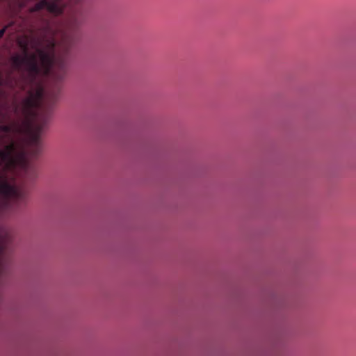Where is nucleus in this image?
<instances>
[{"label":"nucleus","mask_w":356,"mask_h":356,"mask_svg":"<svg viewBox=\"0 0 356 356\" xmlns=\"http://www.w3.org/2000/svg\"><path fill=\"white\" fill-rule=\"evenodd\" d=\"M0 160L8 165H13L17 161H24V147L12 140L3 149H0Z\"/></svg>","instance_id":"f03ea898"},{"label":"nucleus","mask_w":356,"mask_h":356,"mask_svg":"<svg viewBox=\"0 0 356 356\" xmlns=\"http://www.w3.org/2000/svg\"><path fill=\"white\" fill-rule=\"evenodd\" d=\"M47 123V119L45 118L29 127L31 143L35 149L39 147L40 135Z\"/></svg>","instance_id":"7ed1b4c3"},{"label":"nucleus","mask_w":356,"mask_h":356,"mask_svg":"<svg viewBox=\"0 0 356 356\" xmlns=\"http://www.w3.org/2000/svg\"><path fill=\"white\" fill-rule=\"evenodd\" d=\"M0 131L5 134V135L2 136V138H4L6 136V134L11 132L12 127L10 125L2 124L0 125Z\"/></svg>","instance_id":"39448f33"},{"label":"nucleus","mask_w":356,"mask_h":356,"mask_svg":"<svg viewBox=\"0 0 356 356\" xmlns=\"http://www.w3.org/2000/svg\"><path fill=\"white\" fill-rule=\"evenodd\" d=\"M3 80H1V85H3Z\"/></svg>","instance_id":"0eeeda50"},{"label":"nucleus","mask_w":356,"mask_h":356,"mask_svg":"<svg viewBox=\"0 0 356 356\" xmlns=\"http://www.w3.org/2000/svg\"><path fill=\"white\" fill-rule=\"evenodd\" d=\"M24 192L15 185L8 183L6 179H0V211L12 209L24 202ZM10 241L9 233L3 229L0 232V275L4 273L6 263V249Z\"/></svg>","instance_id":"f257e3e1"},{"label":"nucleus","mask_w":356,"mask_h":356,"mask_svg":"<svg viewBox=\"0 0 356 356\" xmlns=\"http://www.w3.org/2000/svg\"><path fill=\"white\" fill-rule=\"evenodd\" d=\"M6 27L0 30V39L3 36L5 31H6Z\"/></svg>","instance_id":"423d86ee"},{"label":"nucleus","mask_w":356,"mask_h":356,"mask_svg":"<svg viewBox=\"0 0 356 356\" xmlns=\"http://www.w3.org/2000/svg\"><path fill=\"white\" fill-rule=\"evenodd\" d=\"M3 167L4 169L10 170L17 168V166L22 168L23 170L26 173L29 170H31V165L27 159L26 152L24 149V161H17L13 165H6L0 160V167Z\"/></svg>","instance_id":"20e7f679"}]
</instances>
